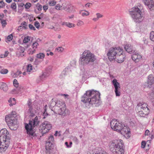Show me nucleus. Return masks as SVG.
<instances>
[{
    "instance_id": "obj_45",
    "label": "nucleus",
    "mask_w": 154,
    "mask_h": 154,
    "mask_svg": "<svg viewBox=\"0 0 154 154\" xmlns=\"http://www.w3.org/2000/svg\"><path fill=\"white\" fill-rule=\"evenodd\" d=\"M48 114L46 112V109H45L44 111V112H43L42 114V116H43V118L45 119V118L46 117L48 116Z\"/></svg>"
},
{
    "instance_id": "obj_22",
    "label": "nucleus",
    "mask_w": 154,
    "mask_h": 154,
    "mask_svg": "<svg viewBox=\"0 0 154 154\" xmlns=\"http://www.w3.org/2000/svg\"><path fill=\"white\" fill-rule=\"evenodd\" d=\"M0 88L4 91H6L7 90V85L3 82L0 83Z\"/></svg>"
},
{
    "instance_id": "obj_35",
    "label": "nucleus",
    "mask_w": 154,
    "mask_h": 154,
    "mask_svg": "<svg viewBox=\"0 0 154 154\" xmlns=\"http://www.w3.org/2000/svg\"><path fill=\"white\" fill-rule=\"evenodd\" d=\"M27 104L28 106V108H29L32 107H33L32 105V103L31 102V99H29L27 102Z\"/></svg>"
},
{
    "instance_id": "obj_36",
    "label": "nucleus",
    "mask_w": 154,
    "mask_h": 154,
    "mask_svg": "<svg viewBox=\"0 0 154 154\" xmlns=\"http://www.w3.org/2000/svg\"><path fill=\"white\" fill-rule=\"evenodd\" d=\"M37 9L38 11H41L42 10V6L39 3H38L36 5Z\"/></svg>"
},
{
    "instance_id": "obj_30",
    "label": "nucleus",
    "mask_w": 154,
    "mask_h": 154,
    "mask_svg": "<svg viewBox=\"0 0 154 154\" xmlns=\"http://www.w3.org/2000/svg\"><path fill=\"white\" fill-rule=\"evenodd\" d=\"M30 37L29 36H27L25 37L23 40V42L24 43H27L30 40Z\"/></svg>"
},
{
    "instance_id": "obj_46",
    "label": "nucleus",
    "mask_w": 154,
    "mask_h": 154,
    "mask_svg": "<svg viewBox=\"0 0 154 154\" xmlns=\"http://www.w3.org/2000/svg\"><path fill=\"white\" fill-rule=\"evenodd\" d=\"M5 3L3 1H0V8H2L5 7Z\"/></svg>"
},
{
    "instance_id": "obj_11",
    "label": "nucleus",
    "mask_w": 154,
    "mask_h": 154,
    "mask_svg": "<svg viewBox=\"0 0 154 154\" xmlns=\"http://www.w3.org/2000/svg\"><path fill=\"white\" fill-rule=\"evenodd\" d=\"M110 126L111 128L114 131H116L118 132L120 131L121 129L122 124L117 121V120L114 119L112 120L110 123Z\"/></svg>"
},
{
    "instance_id": "obj_19",
    "label": "nucleus",
    "mask_w": 154,
    "mask_h": 154,
    "mask_svg": "<svg viewBox=\"0 0 154 154\" xmlns=\"http://www.w3.org/2000/svg\"><path fill=\"white\" fill-rule=\"evenodd\" d=\"M36 113V110L33 107L29 108L28 112V115L29 116L33 117L35 116Z\"/></svg>"
},
{
    "instance_id": "obj_3",
    "label": "nucleus",
    "mask_w": 154,
    "mask_h": 154,
    "mask_svg": "<svg viewBox=\"0 0 154 154\" xmlns=\"http://www.w3.org/2000/svg\"><path fill=\"white\" fill-rule=\"evenodd\" d=\"M10 135L7 129L3 128L0 131V152L5 151L10 144Z\"/></svg>"
},
{
    "instance_id": "obj_23",
    "label": "nucleus",
    "mask_w": 154,
    "mask_h": 154,
    "mask_svg": "<svg viewBox=\"0 0 154 154\" xmlns=\"http://www.w3.org/2000/svg\"><path fill=\"white\" fill-rule=\"evenodd\" d=\"M142 56L138 53L135 52V63L138 62L141 60Z\"/></svg>"
},
{
    "instance_id": "obj_41",
    "label": "nucleus",
    "mask_w": 154,
    "mask_h": 154,
    "mask_svg": "<svg viewBox=\"0 0 154 154\" xmlns=\"http://www.w3.org/2000/svg\"><path fill=\"white\" fill-rule=\"evenodd\" d=\"M24 5L25 8L28 9L31 6V4L30 3L27 2Z\"/></svg>"
},
{
    "instance_id": "obj_39",
    "label": "nucleus",
    "mask_w": 154,
    "mask_h": 154,
    "mask_svg": "<svg viewBox=\"0 0 154 154\" xmlns=\"http://www.w3.org/2000/svg\"><path fill=\"white\" fill-rule=\"evenodd\" d=\"M68 70V69L67 68H65L63 70L62 72V75H63L64 76H65L66 75H67V71Z\"/></svg>"
},
{
    "instance_id": "obj_7",
    "label": "nucleus",
    "mask_w": 154,
    "mask_h": 154,
    "mask_svg": "<svg viewBox=\"0 0 154 154\" xmlns=\"http://www.w3.org/2000/svg\"><path fill=\"white\" fill-rule=\"evenodd\" d=\"M39 122V121L38 120L37 116H36L34 119L31 120H30L29 124H25V128L27 131V133L33 136V130H35L34 128L38 125Z\"/></svg>"
},
{
    "instance_id": "obj_14",
    "label": "nucleus",
    "mask_w": 154,
    "mask_h": 154,
    "mask_svg": "<svg viewBox=\"0 0 154 154\" xmlns=\"http://www.w3.org/2000/svg\"><path fill=\"white\" fill-rule=\"evenodd\" d=\"M11 115H7L5 116V120L9 126H13L17 123V119Z\"/></svg>"
},
{
    "instance_id": "obj_60",
    "label": "nucleus",
    "mask_w": 154,
    "mask_h": 154,
    "mask_svg": "<svg viewBox=\"0 0 154 154\" xmlns=\"http://www.w3.org/2000/svg\"><path fill=\"white\" fill-rule=\"evenodd\" d=\"M21 26H25L26 27L27 26V24L26 22L25 21H23L22 22L21 24Z\"/></svg>"
},
{
    "instance_id": "obj_58",
    "label": "nucleus",
    "mask_w": 154,
    "mask_h": 154,
    "mask_svg": "<svg viewBox=\"0 0 154 154\" xmlns=\"http://www.w3.org/2000/svg\"><path fill=\"white\" fill-rule=\"evenodd\" d=\"M146 142L144 141H143L141 143V147L142 148H144L146 145Z\"/></svg>"
},
{
    "instance_id": "obj_31",
    "label": "nucleus",
    "mask_w": 154,
    "mask_h": 154,
    "mask_svg": "<svg viewBox=\"0 0 154 154\" xmlns=\"http://www.w3.org/2000/svg\"><path fill=\"white\" fill-rule=\"evenodd\" d=\"M150 38L151 40L154 41V32H151L150 34Z\"/></svg>"
},
{
    "instance_id": "obj_34",
    "label": "nucleus",
    "mask_w": 154,
    "mask_h": 154,
    "mask_svg": "<svg viewBox=\"0 0 154 154\" xmlns=\"http://www.w3.org/2000/svg\"><path fill=\"white\" fill-rule=\"evenodd\" d=\"M13 83L14 86L16 87L17 88L19 86V83L16 79H14L13 81Z\"/></svg>"
},
{
    "instance_id": "obj_38",
    "label": "nucleus",
    "mask_w": 154,
    "mask_h": 154,
    "mask_svg": "<svg viewBox=\"0 0 154 154\" xmlns=\"http://www.w3.org/2000/svg\"><path fill=\"white\" fill-rule=\"evenodd\" d=\"M27 29V27L25 26H20L18 27L17 30L18 31H20L22 29Z\"/></svg>"
},
{
    "instance_id": "obj_33",
    "label": "nucleus",
    "mask_w": 154,
    "mask_h": 154,
    "mask_svg": "<svg viewBox=\"0 0 154 154\" xmlns=\"http://www.w3.org/2000/svg\"><path fill=\"white\" fill-rule=\"evenodd\" d=\"M56 4V2L54 0H52L49 2V5L51 6H54Z\"/></svg>"
},
{
    "instance_id": "obj_16",
    "label": "nucleus",
    "mask_w": 154,
    "mask_h": 154,
    "mask_svg": "<svg viewBox=\"0 0 154 154\" xmlns=\"http://www.w3.org/2000/svg\"><path fill=\"white\" fill-rule=\"evenodd\" d=\"M51 69L50 68H47L46 69L45 72L43 73V74L39 76L37 80L38 82H39L41 81H43L45 79L48 77L51 74Z\"/></svg>"
},
{
    "instance_id": "obj_9",
    "label": "nucleus",
    "mask_w": 154,
    "mask_h": 154,
    "mask_svg": "<svg viewBox=\"0 0 154 154\" xmlns=\"http://www.w3.org/2000/svg\"><path fill=\"white\" fill-rule=\"evenodd\" d=\"M144 10L140 4L135 6V22H141L144 17Z\"/></svg>"
},
{
    "instance_id": "obj_21",
    "label": "nucleus",
    "mask_w": 154,
    "mask_h": 154,
    "mask_svg": "<svg viewBox=\"0 0 154 154\" xmlns=\"http://www.w3.org/2000/svg\"><path fill=\"white\" fill-rule=\"evenodd\" d=\"M124 48L125 50L128 53H131L132 51V49L131 45H125Z\"/></svg>"
},
{
    "instance_id": "obj_37",
    "label": "nucleus",
    "mask_w": 154,
    "mask_h": 154,
    "mask_svg": "<svg viewBox=\"0 0 154 154\" xmlns=\"http://www.w3.org/2000/svg\"><path fill=\"white\" fill-rule=\"evenodd\" d=\"M11 8L13 10H16L17 8L16 4L15 3H13L11 5Z\"/></svg>"
},
{
    "instance_id": "obj_17",
    "label": "nucleus",
    "mask_w": 154,
    "mask_h": 154,
    "mask_svg": "<svg viewBox=\"0 0 154 154\" xmlns=\"http://www.w3.org/2000/svg\"><path fill=\"white\" fill-rule=\"evenodd\" d=\"M145 5L148 6L150 10H154V2L152 0H142Z\"/></svg>"
},
{
    "instance_id": "obj_18",
    "label": "nucleus",
    "mask_w": 154,
    "mask_h": 154,
    "mask_svg": "<svg viewBox=\"0 0 154 154\" xmlns=\"http://www.w3.org/2000/svg\"><path fill=\"white\" fill-rule=\"evenodd\" d=\"M154 84V77L152 75H150L148 77V86L151 88L152 85Z\"/></svg>"
},
{
    "instance_id": "obj_57",
    "label": "nucleus",
    "mask_w": 154,
    "mask_h": 154,
    "mask_svg": "<svg viewBox=\"0 0 154 154\" xmlns=\"http://www.w3.org/2000/svg\"><path fill=\"white\" fill-rule=\"evenodd\" d=\"M89 15V13L88 12H87L86 13L83 12L82 14V15L83 16H87Z\"/></svg>"
},
{
    "instance_id": "obj_62",
    "label": "nucleus",
    "mask_w": 154,
    "mask_h": 154,
    "mask_svg": "<svg viewBox=\"0 0 154 154\" xmlns=\"http://www.w3.org/2000/svg\"><path fill=\"white\" fill-rule=\"evenodd\" d=\"M7 55L6 54H1L0 55V57L1 58H3L7 57Z\"/></svg>"
},
{
    "instance_id": "obj_13",
    "label": "nucleus",
    "mask_w": 154,
    "mask_h": 154,
    "mask_svg": "<svg viewBox=\"0 0 154 154\" xmlns=\"http://www.w3.org/2000/svg\"><path fill=\"white\" fill-rule=\"evenodd\" d=\"M54 138L53 135L50 136L46 141V149L49 150L52 149L54 147Z\"/></svg>"
},
{
    "instance_id": "obj_54",
    "label": "nucleus",
    "mask_w": 154,
    "mask_h": 154,
    "mask_svg": "<svg viewBox=\"0 0 154 154\" xmlns=\"http://www.w3.org/2000/svg\"><path fill=\"white\" fill-rule=\"evenodd\" d=\"M54 30L56 31H59L60 30V26H56L54 27Z\"/></svg>"
},
{
    "instance_id": "obj_56",
    "label": "nucleus",
    "mask_w": 154,
    "mask_h": 154,
    "mask_svg": "<svg viewBox=\"0 0 154 154\" xmlns=\"http://www.w3.org/2000/svg\"><path fill=\"white\" fill-rule=\"evenodd\" d=\"M12 101H13V104H12V103H10L9 106H12L13 105H14L16 103V102H15V100H15V99L14 98H12Z\"/></svg>"
},
{
    "instance_id": "obj_8",
    "label": "nucleus",
    "mask_w": 154,
    "mask_h": 154,
    "mask_svg": "<svg viewBox=\"0 0 154 154\" xmlns=\"http://www.w3.org/2000/svg\"><path fill=\"white\" fill-rule=\"evenodd\" d=\"M123 49L120 47L111 48L108 51L107 55L110 61L115 60L116 57H120L122 55Z\"/></svg>"
},
{
    "instance_id": "obj_40",
    "label": "nucleus",
    "mask_w": 154,
    "mask_h": 154,
    "mask_svg": "<svg viewBox=\"0 0 154 154\" xmlns=\"http://www.w3.org/2000/svg\"><path fill=\"white\" fill-rule=\"evenodd\" d=\"M13 37V36L12 34L9 35L7 37V40H8V41H9V42L11 41Z\"/></svg>"
},
{
    "instance_id": "obj_43",
    "label": "nucleus",
    "mask_w": 154,
    "mask_h": 154,
    "mask_svg": "<svg viewBox=\"0 0 154 154\" xmlns=\"http://www.w3.org/2000/svg\"><path fill=\"white\" fill-rule=\"evenodd\" d=\"M55 50L56 51H57L58 52H62L63 51L64 49L63 47H60L56 48Z\"/></svg>"
},
{
    "instance_id": "obj_44",
    "label": "nucleus",
    "mask_w": 154,
    "mask_h": 154,
    "mask_svg": "<svg viewBox=\"0 0 154 154\" xmlns=\"http://www.w3.org/2000/svg\"><path fill=\"white\" fill-rule=\"evenodd\" d=\"M1 23L2 24V26L3 27H5L7 24V23L5 20H3L1 21Z\"/></svg>"
},
{
    "instance_id": "obj_51",
    "label": "nucleus",
    "mask_w": 154,
    "mask_h": 154,
    "mask_svg": "<svg viewBox=\"0 0 154 154\" xmlns=\"http://www.w3.org/2000/svg\"><path fill=\"white\" fill-rule=\"evenodd\" d=\"M84 24V23L81 20H79L78 21V23L77 24V25L78 26H81Z\"/></svg>"
},
{
    "instance_id": "obj_59",
    "label": "nucleus",
    "mask_w": 154,
    "mask_h": 154,
    "mask_svg": "<svg viewBox=\"0 0 154 154\" xmlns=\"http://www.w3.org/2000/svg\"><path fill=\"white\" fill-rule=\"evenodd\" d=\"M96 15L97 16V17L98 19H99L100 18L102 17H103V15L100 13H97L96 14Z\"/></svg>"
},
{
    "instance_id": "obj_28",
    "label": "nucleus",
    "mask_w": 154,
    "mask_h": 154,
    "mask_svg": "<svg viewBox=\"0 0 154 154\" xmlns=\"http://www.w3.org/2000/svg\"><path fill=\"white\" fill-rule=\"evenodd\" d=\"M8 72V70L7 69H4L0 70V73L1 74H5L7 73Z\"/></svg>"
},
{
    "instance_id": "obj_15",
    "label": "nucleus",
    "mask_w": 154,
    "mask_h": 154,
    "mask_svg": "<svg viewBox=\"0 0 154 154\" xmlns=\"http://www.w3.org/2000/svg\"><path fill=\"white\" fill-rule=\"evenodd\" d=\"M112 84L115 88V92L116 96H119L121 94L120 91V87L119 83L118 82L117 80L116 79H115L112 80Z\"/></svg>"
},
{
    "instance_id": "obj_2",
    "label": "nucleus",
    "mask_w": 154,
    "mask_h": 154,
    "mask_svg": "<svg viewBox=\"0 0 154 154\" xmlns=\"http://www.w3.org/2000/svg\"><path fill=\"white\" fill-rule=\"evenodd\" d=\"M96 60L94 54L88 50L85 51L81 55L79 62L80 65L86 66L92 65Z\"/></svg>"
},
{
    "instance_id": "obj_55",
    "label": "nucleus",
    "mask_w": 154,
    "mask_h": 154,
    "mask_svg": "<svg viewBox=\"0 0 154 154\" xmlns=\"http://www.w3.org/2000/svg\"><path fill=\"white\" fill-rule=\"evenodd\" d=\"M61 7V6H60L59 4H58L55 6V8L56 10H60Z\"/></svg>"
},
{
    "instance_id": "obj_49",
    "label": "nucleus",
    "mask_w": 154,
    "mask_h": 154,
    "mask_svg": "<svg viewBox=\"0 0 154 154\" xmlns=\"http://www.w3.org/2000/svg\"><path fill=\"white\" fill-rule=\"evenodd\" d=\"M38 45V43L36 42H34L32 44L33 48L35 49L37 48V45Z\"/></svg>"
},
{
    "instance_id": "obj_50",
    "label": "nucleus",
    "mask_w": 154,
    "mask_h": 154,
    "mask_svg": "<svg viewBox=\"0 0 154 154\" xmlns=\"http://www.w3.org/2000/svg\"><path fill=\"white\" fill-rule=\"evenodd\" d=\"M19 50L20 53H23L25 51V48L22 47H20Z\"/></svg>"
},
{
    "instance_id": "obj_6",
    "label": "nucleus",
    "mask_w": 154,
    "mask_h": 154,
    "mask_svg": "<svg viewBox=\"0 0 154 154\" xmlns=\"http://www.w3.org/2000/svg\"><path fill=\"white\" fill-rule=\"evenodd\" d=\"M148 106L146 103L143 102L138 103L135 108L137 116L143 117L147 116L150 112Z\"/></svg>"
},
{
    "instance_id": "obj_4",
    "label": "nucleus",
    "mask_w": 154,
    "mask_h": 154,
    "mask_svg": "<svg viewBox=\"0 0 154 154\" xmlns=\"http://www.w3.org/2000/svg\"><path fill=\"white\" fill-rule=\"evenodd\" d=\"M109 147L114 154H123L125 152L124 145L121 140L112 141L109 144Z\"/></svg>"
},
{
    "instance_id": "obj_1",
    "label": "nucleus",
    "mask_w": 154,
    "mask_h": 154,
    "mask_svg": "<svg viewBox=\"0 0 154 154\" xmlns=\"http://www.w3.org/2000/svg\"><path fill=\"white\" fill-rule=\"evenodd\" d=\"M100 93L94 90L87 91L82 97L81 101L88 108L94 104H99L100 98Z\"/></svg>"
},
{
    "instance_id": "obj_53",
    "label": "nucleus",
    "mask_w": 154,
    "mask_h": 154,
    "mask_svg": "<svg viewBox=\"0 0 154 154\" xmlns=\"http://www.w3.org/2000/svg\"><path fill=\"white\" fill-rule=\"evenodd\" d=\"M56 101H55L51 102L50 103V106L52 107V108H53L54 106H56Z\"/></svg>"
},
{
    "instance_id": "obj_26",
    "label": "nucleus",
    "mask_w": 154,
    "mask_h": 154,
    "mask_svg": "<svg viewBox=\"0 0 154 154\" xmlns=\"http://www.w3.org/2000/svg\"><path fill=\"white\" fill-rule=\"evenodd\" d=\"M148 94L149 95V98L151 100H153L154 99V90L152 91L151 93H149Z\"/></svg>"
},
{
    "instance_id": "obj_63",
    "label": "nucleus",
    "mask_w": 154,
    "mask_h": 154,
    "mask_svg": "<svg viewBox=\"0 0 154 154\" xmlns=\"http://www.w3.org/2000/svg\"><path fill=\"white\" fill-rule=\"evenodd\" d=\"M4 17L3 14H0V20L2 21L3 20V18Z\"/></svg>"
},
{
    "instance_id": "obj_64",
    "label": "nucleus",
    "mask_w": 154,
    "mask_h": 154,
    "mask_svg": "<svg viewBox=\"0 0 154 154\" xmlns=\"http://www.w3.org/2000/svg\"><path fill=\"white\" fill-rule=\"evenodd\" d=\"M150 132L148 130H146L145 132V134L146 135H148L149 134Z\"/></svg>"
},
{
    "instance_id": "obj_47",
    "label": "nucleus",
    "mask_w": 154,
    "mask_h": 154,
    "mask_svg": "<svg viewBox=\"0 0 154 154\" xmlns=\"http://www.w3.org/2000/svg\"><path fill=\"white\" fill-rule=\"evenodd\" d=\"M72 140L73 141L75 142L76 144H78V140L76 137H73Z\"/></svg>"
},
{
    "instance_id": "obj_24",
    "label": "nucleus",
    "mask_w": 154,
    "mask_h": 154,
    "mask_svg": "<svg viewBox=\"0 0 154 154\" xmlns=\"http://www.w3.org/2000/svg\"><path fill=\"white\" fill-rule=\"evenodd\" d=\"M62 6H63L64 9L68 11H69L71 8L73 7L72 5H67L66 6H65L64 3L62 4Z\"/></svg>"
},
{
    "instance_id": "obj_5",
    "label": "nucleus",
    "mask_w": 154,
    "mask_h": 154,
    "mask_svg": "<svg viewBox=\"0 0 154 154\" xmlns=\"http://www.w3.org/2000/svg\"><path fill=\"white\" fill-rule=\"evenodd\" d=\"M51 110L55 114L61 115L62 117L68 114L65 103L60 100L56 101V106L52 108Z\"/></svg>"
},
{
    "instance_id": "obj_32",
    "label": "nucleus",
    "mask_w": 154,
    "mask_h": 154,
    "mask_svg": "<svg viewBox=\"0 0 154 154\" xmlns=\"http://www.w3.org/2000/svg\"><path fill=\"white\" fill-rule=\"evenodd\" d=\"M108 154L104 150H101L99 151H97L94 154Z\"/></svg>"
},
{
    "instance_id": "obj_29",
    "label": "nucleus",
    "mask_w": 154,
    "mask_h": 154,
    "mask_svg": "<svg viewBox=\"0 0 154 154\" xmlns=\"http://www.w3.org/2000/svg\"><path fill=\"white\" fill-rule=\"evenodd\" d=\"M117 57V62L119 63H121L123 62L124 60V57L123 55L122 57V58H119Z\"/></svg>"
},
{
    "instance_id": "obj_48",
    "label": "nucleus",
    "mask_w": 154,
    "mask_h": 154,
    "mask_svg": "<svg viewBox=\"0 0 154 154\" xmlns=\"http://www.w3.org/2000/svg\"><path fill=\"white\" fill-rule=\"evenodd\" d=\"M34 25L38 29L39 28L40 26L39 23L38 21H36L34 23Z\"/></svg>"
},
{
    "instance_id": "obj_27",
    "label": "nucleus",
    "mask_w": 154,
    "mask_h": 154,
    "mask_svg": "<svg viewBox=\"0 0 154 154\" xmlns=\"http://www.w3.org/2000/svg\"><path fill=\"white\" fill-rule=\"evenodd\" d=\"M45 56L44 54L43 53H39L36 55V57L38 58L42 59Z\"/></svg>"
},
{
    "instance_id": "obj_61",
    "label": "nucleus",
    "mask_w": 154,
    "mask_h": 154,
    "mask_svg": "<svg viewBox=\"0 0 154 154\" xmlns=\"http://www.w3.org/2000/svg\"><path fill=\"white\" fill-rule=\"evenodd\" d=\"M43 10L44 11H46L48 8V5H45L43 6Z\"/></svg>"
},
{
    "instance_id": "obj_25",
    "label": "nucleus",
    "mask_w": 154,
    "mask_h": 154,
    "mask_svg": "<svg viewBox=\"0 0 154 154\" xmlns=\"http://www.w3.org/2000/svg\"><path fill=\"white\" fill-rule=\"evenodd\" d=\"M63 25H65L69 28L74 27L75 26V24L73 23L67 22L63 23Z\"/></svg>"
},
{
    "instance_id": "obj_42",
    "label": "nucleus",
    "mask_w": 154,
    "mask_h": 154,
    "mask_svg": "<svg viewBox=\"0 0 154 154\" xmlns=\"http://www.w3.org/2000/svg\"><path fill=\"white\" fill-rule=\"evenodd\" d=\"M27 72H30L32 69V66L31 65H28L27 67Z\"/></svg>"
},
{
    "instance_id": "obj_10",
    "label": "nucleus",
    "mask_w": 154,
    "mask_h": 154,
    "mask_svg": "<svg viewBox=\"0 0 154 154\" xmlns=\"http://www.w3.org/2000/svg\"><path fill=\"white\" fill-rule=\"evenodd\" d=\"M52 127L50 123L48 121H45L40 125V129L42 131V134H45L48 132Z\"/></svg>"
},
{
    "instance_id": "obj_12",
    "label": "nucleus",
    "mask_w": 154,
    "mask_h": 154,
    "mask_svg": "<svg viewBox=\"0 0 154 154\" xmlns=\"http://www.w3.org/2000/svg\"><path fill=\"white\" fill-rule=\"evenodd\" d=\"M119 132L127 138H129L131 136L130 131L129 128L127 126H125L123 124Z\"/></svg>"
},
{
    "instance_id": "obj_52",
    "label": "nucleus",
    "mask_w": 154,
    "mask_h": 154,
    "mask_svg": "<svg viewBox=\"0 0 154 154\" xmlns=\"http://www.w3.org/2000/svg\"><path fill=\"white\" fill-rule=\"evenodd\" d=\"M29 28L31 30H36L35 27L31 24H29Z\"/></svg>"
},
{
    "instance_id": "obj_20",
    "label": "nucleus",
    "mask_w": 154,
    "mask_h": 154,
    "mask_svg": "<svg viewBox=\"0 0 154 154\" xmlns=\"http://www.w3.org/2000/svg\"><path fill=\"white\" fill-rule=\"evenodd\" d=\"M129 14L133 20L135 21V7H133L129 10Z\"/></svg>"
}]
</instances>
